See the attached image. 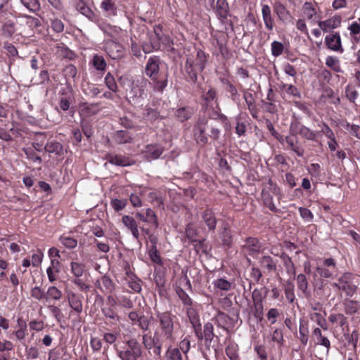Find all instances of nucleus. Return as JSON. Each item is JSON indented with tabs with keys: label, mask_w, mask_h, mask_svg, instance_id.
I'll use <instances>...</instances> for the list:
<instances>
[{
	"label": "nucleus",
	"mask_w": 360,
	"mask_h": 360,
	"mask_svg": "<svg viewBox=\"0 0 360 360\" xmlns=\"http://www.w3.org/2000/svg\"><path fill=\"white\" fill-rule=\"evenodd\" d=\"M187 314L189 318L190 322L192 324L195 335L201 338L200 333V325L199 316L198 315L195 310L192 308H189L187 310Z\"/></svg>",
	"instance_id": "29"
},
{
	"label": "nucleus",
	"mask_w": 360,
	"mask_h": 360,
	"mask_svg": "<svg viewBox=\"0 0 360 360\" xmlns=\"http://www.w3.org/2000/svg\"><path fill=\"white\" fill-rule=\"evenodd\" d=\"M106 52L114 60L122 58L124 56V49L122 45L115 41H110L107 44Z\"/></svg>",
	"instance_id": "19"
},
{
	"label": "nucleus",
	"mask_w": 360,
	"mask_h": 360,
	"mask_svg": "<svg viewBox=\"0 0 360 360\" xmlns=\"http://www.w3.org/2000/svg\"><path fill=\"white\" fill-rule=\"evenodd\" d=\"M358 285L357 277L350 272L344 273L336 282L331 283L333 288L345 292L349 297H352L354 295Z\"/></svg>",
	"instance_id": "5"
},
{
	"label": "nucleus",
	"mask_w": 360,
	"mask_h": 360,
	"mask_svg": "<svg viewBox=\"0 0 360 360\" xmlns=\"http://www.w3.org/2000/svg\"><path fill=\"white\" fill-rule=\"evenodd\" d=\"M126 275L129 278L128 286L135 292L141 291V280L130 270L128 263L124 266Z\"/></svg>",
	"instance_id": "21"
},
{
	"label": "nucleus",
	"mask_w": 360,
	"mask_h": 360,
	"mask_svg": "<svg viewBox=\"0 0 360 360\" xmlns=\"http://www.w3.org/2000/svg\"><path fill=\"white\" fill-rule=\"evenodd\" d=\"M261 267L267 273L277 271V262L269 255H264L259 259Z\"/></svg>",
	"instance_id": "28"
},
{
	"label": "nucleus",
	"mask_w": 360,
	"mask_h": 360,
	"mask_svg": "<svg viewBox=\"0 0 360 360\" xmlns=\"http://www.w3.org/2000/svg\"><path fill=\"white\" fill-rule=\"evenodd\" d=\"M185 234L186 238L191 242L197 241V237L198 235V230L195 227L193 223L187 224L185 229Z\"/></svg>",
	"instance_id": "52"
},
{
	"label": "nucleus",
	"mask_w": 360,
	"mask_h": 360,
	"mask_svg": "<svg viewBox=\"0 0 360 360\" xmlns=\"http://www.w3.org/2000/svg\"><path fill=\"white\" fill-rule=\"evenodd\" d=\"M352 41L357 44L360 41V24L357 22H352L348 27Z\"/></svg>",
	"instance_id": "39"
},
{
	"label": "nucleus",
	"mask_w": 360,
	"mask_h": 360,
	"mask_svg": "<svg viewBox=\"0 0 360 360\" xmlns=\"http://www.w3.org/2000/svg\"><path fill=\"white\" fill-rule=\"evenodd\" d=\"M62 297V292L56 286H50L46 294V299L48 300L49 298L58 300Z\"/></svg>",
	"instance_id": "62"
},
{
	"label": "nucleus",
	"mask_w": 360,
	"mask_h": 360,
	"mask_svg": "<svg viewBox=\"0 0 360 360\" xmlns=\"http://www.w3.org/2000/svg\"><path fill=\"white\" fill-rule=\"evenodd\" d=\"M297 338L303 346H306L309 340L308 321L301 319L299 325V335Z\"/></svg>",
	"instance_id": "30"
},
{
	"label": "nucleus",
	"mask_w": 360,
	"mask_h": 360,
	"mask_svg": "<svg viewBox=\"0 0 360 360\" xmlns=\"http://www.w3.org/2000/svg\"><path fill=\"white\" fill-rule=\"evenodd\" d=\"M266 295V291L263 293L262 289L255 288L252 293V304H263Z\"/></svg>",
	"instance_id": "60"
},
{
	"label": "nucleus",
	"mask_w": 360,
	"mask_h": 360,
	"mask_svg": "<svg viewBox=\"0 0 360 360\" xmlns=\"http://www.w3.org/2000/svg\"><path fill=\"white\" fill-rule=\"evenodd\" d=\"M303 18L308 20L311 24H316L321 18V11L316 3L306 1L301 8Z\"/></svg>",
	"instance_id": "9"
},
{
	"label": "nucleus",
	"mask_w": 360,
	"mask_h": 360,
	"mask_svg": "<svg viewBox=\"0 0 360 360\" xmlns=\"http://www.w3.org/2000/svg\"><path fill=\"white\" fill-rule=\"evenodd\" d=\"M98 288L105 294L112 293L115 290V284L108 276H103Z\"/></svg>",
	"instance_id": "34"
},
{
	"label": "nucleus",
	"mask_w": 360,
	"mask_h": 360,
	"mask_svg": "<svg viewBox=\"0 0 360 360\" xmlns=\"http://www.w3.org/2000/svg\"><path fill=\"white\" fill-rule=\"evenodd\" d=\"M89 0H77L75 8L81 14L86 16L88 19L94 20L96 15L89 6Z\"/></svg>",
	"instance_id": "26"
},
{
	"label": "nucleus",
	"mask_w": 360,
	"mask_h": 360,
	"mask_svg": "<svg viewBox=\"0 0 360 360\" xmlns=\"http://www.w3.org/2000/svg\"><path fill=\"white\" fill-rule=\"evenodd\" d=\"M200 217L209 231H214L217 226V219L212 208L206 207L200 213Z\"/></svg>",
	"instance_id": "15"
},
{
	"label": "nucleus",
	"mask_w": 360,
	"mask_h": 360,
	"mask_svg": "<svg viewBox=\"0 0 360 360\" xmlns=\"http://www.w3.org/2000/svg\"><path fill=\"white\" fill-rule=\"evenodd\" d=\"M128 201L127 199H112L110 205L115 212L123 210L127 205Z\"/></svg>",
	"instance_id": "61"
},
{
	"label": "nucleus",
	"mask_w": 360,
	"mask_h": 360,
	"mask_svg": "<svg viewBox=\"0 0 360 360\" xmlns=\"http://www.w3.org/2000/svg\"><path fill=\"white\" fill-rule=\"evenodd\" d=\"M60 243L68 249H73L77 245V240L65 235H62L59 237Z\"/></svg>",
	"instance_id": "51"
},
{
	"label": "nucleus",
	"mask_w": 360,
	"mask_h": 360,
	"mask_svg": "<svg viewBox=\"0 0 360 360\" xmlns=\"http://www.w3.org/2000/svg\"><path fill=\"white\" fill-rule=\"evenodd\" d=\"M298 127L299 124H291L290 134L285 136H283V141H280V143L283 146V149L292 151L298 157H303L304 148L297 136V128Z\"/></svg>",
	"instance_id": "4"
},
{
	"label": "nucleus",
	"mask_w": 360,
	"mask_h": 360,
	"mask_svg": "<svg viewBox=\"0 0 360 360\" xmlns=\"http://www.w3.org/2000/svg\"><path fill=\"white\" fill-rule=\"evenodd\" d=\"M284 49L285 47L283 43L274 41L271 44V55L274 57H278L283 54Z\"/></svg>",
	"instance_id": "58"
},
{
	"label": "nucleus",
	"mask_w": 360,
	"mask_h": 360,
	"mask_svg": "<svg viewBox=\"0 0 360 360\" xmlns=\"http://www.w3.org/2000/svg\"><path fill=\"white\" fill-rule=\"evenodd\" d=\"M337 262L332 257L319 258L316 262V271L321 277L330 278L338 271Z\"/></svg>",
	"instance_id": "7"
},
{
	"label": "nucleus",
	"mask_w": 360,
	"mask_h": 360,
	"mask_svg": "<svg viewBox=\"0 0 360 360\" xmlns=\"http://www.w3.org/2000/svg\"><path fill=\"white\" fill-rule=\"evenodd\" d=\"M209 55L202 50L197 51L195 58L189 56L187 58L185 64V71L190 81L195 82L198 79V74L202 72L207 63Z\"/></svg>",
	"instance_id": "3"
},
{
	"label": "nucleus",
	"mask_w": 360,
	"mask_h": 360,
	"mask_svg": "<svg viewBox=\"0 0 360 360\" xmlns=\"http://www.w3.org/2000/svg\"><path fill=\"white\" fill-rule=\"evenodd\" d=\"M148 255L153 263L162 265V260L156 245H150L148 250Z\"/></svg>",
	"instance_id": "54"
},
{
	"label": "nucleus",
	"mask_w": 360,
	"mask_h": 360,
	"mask_svg": "<svg viewBox=\"0 0 360 360\" xmlns=\"http://www.w3.org/2000/svg\"><path fill=\"white\" fill-rule=\"evenodd\" d=\"M89 65L101 74H103L107 69V63L104 57L98 53L93 55L89 62Z\"/></svg>",
	"instance_id": "24"
},
{
	"label": "nucleus",
	"mask_w": 360,
	"mask_h": 360,
	"mask_svg": "<svg viewBox=\"0 0 360 360\" xmlns=\"http://www.w3.org/2000/svg\"><path fill=\"white\" fill-rule=\"evenodd\" d=\"M105 160L112 165L120 167H127L135 164V161L129 157L122 155L108 153Z\"/></svg>",
	"instance_id": "14"
},
{
	"label": "nucleus",
	"mask_w": 360,
	"mask_h": 360,
	"mask_svg": "<svg viewBox=\"0 0 360 360\" xmlns=\"http://www.w3.org/2000/svg\"><path fill=\"white\" fill-rule=\"evenodd\" d=\"M74 101V97L72 94H67L65 91H63L60 96V100L59 103V105L61 110L63 111L68 110L70 107V104L72 103Z\"/></svg>",
	"instance_id": "41"
},
{
	"label": "nucleus",
	"mask_w": 360,
	"mask_h": 360,
	"mask_svg": "<svg viewBox=\"0 0 360 360\" xmlns=\"http://www.w3.org/2000/svg\"><path fill=\"white\" fill-rule=\"evenodd\" d=\"M115 140L118 144H125L131 143L133 139L129 131L120 130L116 132L115 135Z\"/></svg>",
	"instance_id": "40"
},
{
	"label": "nucleus",
	"mask_w": 360,
	"mask_h": 360,
	"mask_svg": "<svg viewBox=\"0 0 360 360\" xmlns=\"http://www.w3.org/2000/svg\"><path fill=\"white\" fill-rule=\"evenodd\" d=\"M176 292L179 299L182 301L185 306L191 307L193 304L191 298L181 288L178 287Z\"/></svg>",
	"instance_id": "63"
},
{
	"label": "nucleus",
	"mask_w": 360,
	"mask_h": 360,
	"mask_svg": "<svg viewBox=\"0 0 360 360\" xmlns=\"http://www.w3.org/2000/svg\"><path fill=\"white\" fill-rule=\"evenodd\" d=\"M57 49L60 56L65 58L74 60L76 58V53L63 44L58 45Z\"/></svg>",
	"instance_id": "53"
},
{
	"label": "nucleus",
	"mask_w": 360,
	"mask_h": 360,
	"mask_svg": "<svg viewBox=\"0 0 360 360\" xmlns=\"http://www.w3.org/2000/svg\"><path fill=\"white\" fill-rule=\"evenodd\" d=\"M285 295L290 303H292L295 299L294 293V285L291 281H287L284 288Z\"/></svg>",
	"instance_id": "59"
},
{
	"label": "nucleus",
	"mask_w": 360,
	"mask_h": 360,
	"mask_svg": "<svg viewBox=\"0 0 360 360\" xmlns=\"http://www.w3.org/2000/svg\"><path fill=\"white\" fill-rule=\"evenodd\" d=\"M212 284L216 292L218 290L227 292L233 288V283L224 278H217L213 281Z\"/></svg>",
	"instance_id": "33"
},
{
	"label": "nucleus",
	"mask_w": 360,
	"mask_h": 360,
	"mask_svg": "<svg viewBox=\"0 0 360 360\" xmlns=\"http://www.w3.org/2000/svg\"><path fill=\"white\" fill-rule=\"evenodd\" d=\"M326 65L335 72H340V60L336 56H329L326 59Z\"/></svg>",
	"instance_id": "50"
},
{
	"label": "nucleus",
	"mask_w": 360,
	"mask_h": 360,
	"mask_svg": "<svg viewBox=\"0 0 360 360\" xmlns=\"http://www.w3.org/2000/svg\"><path fill=\"white\" fill-rule=\"evenodd\" d=\"M274 12L278 20L282 22H286L291 17L290 11L287 8V4L283 0H274L273 3Z\"/></svg>",
	"instance_id": "11"
},
{
	"label": "nucleus",
	"mask_w": 360,
	"mask_h": 360,
	"mask_svg": "<svg viewBox=\"0 0 360 360\" xmlns=\"http://www.w3.org/2000/svg\"><path fill=\"white\" fill-rule=\"evenodd\" d=\"M122 222L124 226L130 231L133 237L136 240H139L140 238V233L139 231L138 224L135 219L129 215H124L122 217Z\"/></svg>",
	"instance_id": "20"
},
{
	"label": "nucleus",
	"mask_w": 360,
	"mask_h": 360,
	"mask_svg": "<svg viewBox=\"0 0 360 360\" xmlns=\"http://www.w3.org/2000/svg\"><path fill=\"white\" fill-rule=\"evenodd\" d=\"M22 18L25 19L24 22L21 25H25L30 29L33 30L40 25V21L38 18L29 15H24Z\"/></svg>",
	"instance_id": "55"
},
{
	"label": "nucleus",
	"mask_w": 360,
	"mask_h": 360,
	"mask_svg": "<svg viewBox=\"0 0 360 360\" xmlns=\"http://www.w3.org/2000/svg\"><path fill=\"white\" fill-rule=\"evenodd\" d=\"M145 214L146 223L149 224L154 229H157L159 226V223L158 217L155 212L152 209L148 208L146 210Z\"/></svg>",
	"instance_id": "48"
},
{
	"label": "nucleus",
	"mask_w": 360,
	"mask_h": 360,
	"mask_svg": "<svg viewBox=\"0 0 360 360\" xmlns=\"http://www.w3.org/2000/svg\"><path fill=\"white\" fill-rule=\"evenodd\" d=\"M1 34L5 37H11L16 31L15 22L10 19L3 20L1 22Z\"/></svg>",
	"instance_id": "31"
},
{
	"label": "nucleus",
	"mask_w": 360,
	"mask_h": 360,
	"mask_svg": "<svg viewBox=\"0 0 360 360\" xmlns=\"http://www.w3.org/2000/svg\"><path fill=\"white\" fill-rule=\"evenodd\" d=\"M101 8L108 13V15L115 16L117 15V6L112 0H103L101 4Z\"/></svg>",
	"instance_id": "45"
},
{
	"label": "nucleus",
	"mask_w": 360,
	"mask_h": 360,
	"mask_svg": "<svg viewBox=\"0 0 360 360\" xmlns=\"http://www.w3.org/2000/svg\"><path fill=\"white\" fill-rule=\"evenodd\" d=\"M200 333L201 338L196 336L197 339L199 341L204 340L205 345L210 347L214 337L215 336L213 324L210 322L205 323L203 326V330H202V326L200 325Z\"/></svg>",
	"instance_id": "16"
},
{
	"label": "nucleus",
	"mask_w": 360,
	"mask_h": 360,
	"mask_svg": "<svg viewBox=\"0 0 360 360\" xmlns=\"http://www.w3.org/2000/svg\"><path fill=\"white\" fill-rule=\"evenodd\" d=\"M328 319L335 331L338 328L343 330L344 327L348 325L347 318L341 313H330Z\"/></svg>",
	"instance_id": "18"
},
{
	"label": "nucleus",
	"mask_w": 360,
	"mask_h": 360,
	"mask_svg": "<svg viewBox=\"0 0 360 360\" xmlns=\"http://www.w3.org/2000/svg\"><path fill=\"white\" fill-rule=\"evenodd\" d=\"M279 257L283 262L287 274L290 276L292 275L295 276L296 274L295 266L291 257L285 252H282Z\"/></svg>",
	"instance_id": "36"
},
{
	"label": "nucleus",
	"mask_w": 360,
	"mask_h": 360,
	"mask_svg": "<svg viewBox=\"0 0 360 360\" xmlns=\"http://www.w3.org/2000/svg\"><path fill=\"white\" fill-rule=\"evenodd\" d=\"M310 319L312 321H314L317 323V324L323 329L327 330L328 327L326 325V321L324 317L318 312H314L310 314Z\"/></svg>",
	"instance_id": "64"
},
{
	"label": "nucleus",
	"mask_w": 360,
	"mask_h": 360,
	"mask_svg": "<svg viewBox=\"0 0 360 360\" xmlns=\"http://www.w3.org/2000/svg\"><path fill=\"white\" fill-rule=\"evenodd\" d=\"M296 281L298 290L302 291L304 295L309 296L311 292L309 289V282L307 276L303 274H300L297 276Z\"/></svg>",
	"instance_id": "35"
},
{
	"label": "nucleus",
	"mask_w": 360,
	"mask_h": 360,
	"mask_svg": "<svg viewBox=\"0 0 360 360\" xmlns=\"http://www.w3.org/2000/svg\"><path fill=\"white\" fill-rule=\"evenodd\" d=\"M165 63L158 56H150L145 66V75L155 84V89L163 90L167 84V75L162 71Z\"/></svg>",
	"instance_id": "2"
},
{
	"label": "nucleus",
	"mask_w": 360,
	"mask_h": 360,
	"mask_svg": "<svg viewBox=\"0 0 360 360\" xmlns=\"http://www.w3.org/2000/svg\"><path fill=\"white\" fill-rule=\"evenodd\" d=\"M164 151V148L158 143L148 144L143 150L144 158L148 161L156 160L160 157Z\"/></svg>",
	"instance_id": "13"
},
{
	"label": "nucleus",
	"mask_w": 360,
	"mask_h": 360,
	"mask_svg": "<svg viewBox=\"0 0 360 360\" xmlns=\"http://www.w3.org/2000/svg\"><path fill=\"white\" fill-rule=\"evenodd\" d=\"M242 249L248 252L249 255L255 257L259 254L262 249V243L257 238L248 237L245 239Z\"/></svg>",
	"instance_id": "12"
},
{
	"label": "nucleus",
	"mask_w": 360,
	"mask_h": 360,
	"mask_svg": "<svg viewBox=\"0 0 360 360\" xmlns=\"http://www.w3.org/2000/svg\"><path fill=\"white\" fill-rule=\"evenodd\" d=\"M324 43L327 49L332 51L341 54L345 51L339 32H330L325 37Z\"/></svg>",
	"instance_id": "10"
},
{
	"label": "nucleus",
	"mask_w": 360,
	"mask_h": 360,
	"mask_svg": "<svg viewBox=\"0 0 360 360\" xmlns=\"http://www.w3.org/2000/svg\"><path fill=\"white\" fill-rule=\"evenodd\" d=\"M262 200L264 206L268 208L273 213L277 214L281 210L276 207L274 202V197L269 191L264 188L261 193Z\"/></svg>",
	"instance_id": "27"
},
{
	"label": "nucleus",
	"mask_w": 360,
	"mask_h": 360,
	"mask_svg": "<svg viewBox=\"0 0 360 360\" xmlns=\"http://www.w3.org/2000/svg\"><path fill=\"white\" fill-rule=\"evenodd\" d=\"M312 335L317 339L316 344L323 346L328 352L330 349V342L327 337L322 335L321 330L319 328H315L312 331Z\"/></svg>",
	"instance_id": "38"
},
{
	"label": "nucleus",
	"mask_w": 360,
	"mask_h": 360,
	"mask_svg": "<svg viewBox=\"0 0 360 360\" xmlns=\"http://www.w3.org/2000/svg\"><path fill=\"white\" fill-rule=\"evenodd\" d=\"M100 108L97 104H89L88 103H83L79 105L80 113L85 117H89L96 114Z\"/></svg>",
	"instance_id": "37"
},
{
	"label": "nucleus",
	"mask_w": 360,
	"mask_h": 360,
	"mask_svg": "<svg viewBox=\"0 0 360 360\" xmlns=\"http://www.w3.org/2000/svg\"><path fill=\"white\" fill-rule=\"evenodd\" d=\"M71 274L76 278H80L84 274L85 264L82 262L72 261L70 264Z\"/></svg>",
	"instance_id": "44"
},
{
	"label": "nucleus",
	"mask_w": 360,
	"mask_h": 360,
	"mask_svg": "<svg viewBox=\"0 0 360 360\" xmlns=\"http://www.w3.org/2000/svg\"><path fill=\"white\" fill-rule=\"evenodd\" d=\"M20 3L30 12L37 13L41 10L39 0H20Z\"/></svg>",
	"instance_id": "47"
},
{
	"label": "nucleus",
	"mask_w": 360,
	"mask_h": 360,
	"mask_svg": "<svg viewBox=\"0 0 360 360\" xmlns=\"http://www.w3.org/2000/svg\"><path fill=\"white\" fill-rule=\"evenodd\" d=\"M342 18L340 15H334L325 20H319L317 22L320 29L324 32H328L330 30L336 29L341 25Z\"/></svg>",
	"instance_id": "17"
},
{
	"label": "nucleus",
	"mask_w": 360,
	"mask_h": 360,
	"mask_svg": "<svg viewBox=\"0 0 360 360\" xmlns=\"http://www.w3.org/2000/svg\"><path fill=\"white\" fill-rule=\"evenodd\" d=\"M250 312L258 322L264 319V304H252L250 307Z\"/></svg>",
	"instance_id": "49"
},
{
	"label": "nucleus",
	"mask_w": 360,
	"mask_h": 360,
	"mask_svg": "<svg viewBox=\"0 0 360 360\" xmlns=\"http://www.w3.org/2000/svg\"><path fill=\"white\" fill-rule=\"evenodd\" d=\"M157 328L153 336L145 334L142 343L154 360H161L162 347L167 346L165 360H183L180 349L172 346L176 342L180 327L179 319L169 311H158L156 314Z\"/></svg>",
	"instance_id": "1"
},
{
	"label": "nucleus",
	"mask_w": 360,
	"mask_h": 360,
	"mask_svg": "<svg viewBox=\"0 0 360 360\" xmlns=\"http://www.w3.org/2000/svg\"><path fill=\"white\" fill-rule=\"evenodd\" d=\"M215 324L226 330H229L230 328L233 327V319L231 318L226 314L219 311L214 317Z\"/></svg>",
	"instance_id": "23"
},
{
	"label": "nucleus",
	"mask_w": 360,
	"mask_h": 360,
	"mask_svg": "<svg viewBox=\"0 0 360 360\" xmlns=\"http://www.w3.org/2000/svg\"><path fill=\"white\" fill-rule=\"evenodd\" d=\"M345 313L352 316L360 310V302L346 298L343 302Z\"/></svg>",
	"instance_id": "32"
},
{
	"label": "nucleus",
	"mask_w": 360,
	"mask_h": 360,
	"mask_svg": "<svg viewBox=\"0 0 360 360\" xmlns=\"http://www.w3.org/2000/svg\"><path fill=\"white\" fill-rule=\"evenodd\" d=\"M116 350L121 360H138L142 355L141 345L134 338L128 340L122 349Z\"/></svg>",
	"instance_id": "6"
},
{
	"label": "nucleus",
	"mask_w": 360,
	"mask_h": 360,
	"mask_svg": "<svg viewBox=\"0 0 360 360\" xmlns=\"http://www.w3.org/2000/svg\"><path fill=\"white\" fill-rule=\"evenodd\" d=\"M225 352L230 360H238V345L235 342H230L225 349Z\"/></svg>",
	"instance_id": "46"
},
{
	"label": "nucleus",
	"mask_w": 360,
	"mask_h": 360,
	"mask_svg": "<svg viewBox=\"0 0 360 360\" xmlns=\"http://www.w3.org/2000/svg\"><path fill=\"white\" fill-rule=\"evenodd\" d=\"M82 296L74 292L68 294V300L70 307L78 314H80L83 309Z\"/></svg>",
	"instance_id": "25"
},
{
	"label": "nucleus",
	"mask_w": 360,
	"mask_h": 360,
	"mask_svg": "<svg viewBox=\"0 0 360 360\" xmlns=\"http://www.w3.org/2000/svg\"><path fill=\"white\" fill-rule=\"evenodd\" d=\"M208 120L205 117H200L193 127V136L196 143L204 147L208 143V136L206 135Z\"/></svg>",
	"instance_id": "8"
},
{
	"label": "nucleus",
	"mask_w": 360,
	"mask_h": 360,
	"mask_svg": "<svg viewBox=\"0 0 360 360\" xmlns=\"http://www.w3.org/2000/svg\"><path fill=\"white\" fill-rule=\"evenodd\" d=\"M295 124H299V127L297 128V134L308 140L314 141L316 139V134L314 131L299 122Z\"/></svg>",
	"instance_id": "43"
},
{
	"label": "nucleus",
	"mask_w": 360,
	"mask_h": 360,
	"mask_svg": "<svg viewBox=\"0 0 360 360\" xmlns=\"http://www.w3.org/2000/svg\"><path fill=\"white\" fill-rule=\"evenodd\" d=\"M18 329L16 330L13 334L15 335V338L19 340H23L25 336L27 335V323L25 321L22 319V318H18L17 320Z\"/></svg>",
	"instance_id": "42"
},
{
	"label": "nucleus",
	"mask_w": 360,
	"mask_h": 360,
	"mask_svg": "<svg viewBox=\"0 0 360 360\" xmlns=\"http://www.w3.org/2000/svg\"><path fill=\"white\" fill-rule=\"evenodd\" d=\"M177 348L180 349L181 354H184L186 359H188V353L191 349V340L190 337H185L179 343Z\"/></svg>",
	"instance_id": "56"
},
{
	"label": "nucleus",
	"mask_w": 360,
	"mask_h": 360,
	"mask_svg": "<svg viewBox=\"0 0 360 360\" xmlns=\"http://www.w3.org/2000/svg\"><path fill=\"white\" fill-rule=\"evenodd\" d=\"M214 9L217 18L222 22L229 15V6L226 0H217Z\"/></svg>",
	"instance_id": "22"
},
{
	"label": "nucleus",
	"mask_w": 360,
	"mask_h": 360,
	"mask_svg": "<svg viewBox=\"0 0 360 360\" xmlns=\"http://www.w3.org/2000/svg\"><path fill=\"white\" fill-rule=\"evenodd\" d=\"M177 119L183 122L189 120L192 116V112L187 108H181L176 112Z\"/></svg>",
	"instance_id": "57"
}]
</instances>
